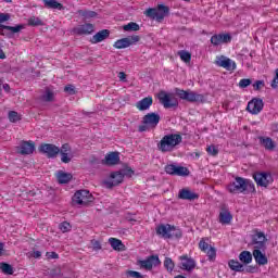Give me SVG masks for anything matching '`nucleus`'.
Instances as JSON below:
<instances>
[{
  "mask_svg": "<svg viewBox=\"0 0 278 278\" xmlns=\"http://www.w3.org/2000/svg\"><path fill=\"white\" fill-rule=\"evenodd\" d=\"M227 190L230 194L255 193V185L250 179L236 177L235 181L227 186Z\"/></svg>",
  "mask_w": 278,
  "mask_h": 278,
  "instance_id": "f257e3e1",
  "label": "nucleus"
},
{
  "mask_svg": "<svg viewBox=\"0 0 278 278\" xmlns=\"http://www.w3.org/2000/svg\"><path fill=\"white\" fill-rule=\"evenodd\" d=\"M184 141V138L179 134L165 135L157 143V149L161 153H170L179 147V143Z\"/></svg>",
  "mask_w": 278,
  "mask_h": 278,
  "instance_id": "f03ea898",
  "label": "nucleus"
},
{
  "mask_svg": "<svg viewBox=\"0 0 278 278\" xmlns=\"http://www.w3.org/2000/svg\"><path fill=\"white\" fill-rule=\"evenodd\" d=\"M156 235L161 236V238H165V240H170L173 238H181L182 232L181 229H179L178 227L169 224H161L156 227Z\"/></svg>",
  "mask_w": 278,
  "mask_h": 278,
  "instance_id": "7ed1b4c3",
  "label": "nucleus"
},
{
  "mask_svg": "<svg viewBox=\"0 0 278 278\" xmlns=\"http://www.w3.org/2000/svg\"><path fill=\"white\" fill-rule=\"evenodd\" d=\"M170 12V9L164 4H159L157 8H149L144 11V15L152 21L162 23L163 18H166Z\"/></svg>",
  "mask_w": 278,
  "mask_h": 278,
  "instance_id": "20e7f679",
  "label": "nucleus"
},
{
  "mask_svg": "<svg viewBox=\"0 0 278 278\" xmlns=\"http://www.w3.org/2000/svg\"><path fill=\"white\" fill-rule=\"evenodd\" d=\"M176 94L182 101H188V103H203L205 101V96L197 93L195 91H192L190 89L184 90L177 88Z\"/></svg>",
  "mask_w": 278,
  "mask_h": 278,
  "instance_id": "39448f33",
  "label": "nucleus"
},
{
  "mask_svg": "<svg viewBox=\"0 0 278 278\" xmlns=\"http://www.w3.org/2000/svg\"><path fill=\"white\" fill-rule=\"evenodd\" d=\"M157 99L166 110L170 108H178L179 105L177 98H175V96L172 93H167L166 91H161L157 96Z\"/></svg>",
  "mask_w": 278,
  "mask_h": 278,
  "instance_id": "423d86ee",
  "label": "nucleus"
},
{
  "mask_svg": "<svg viewBox=\"0 0 278 278\" xmlns=\"http://www.w3.org/2000/svg\"><path fill=\"white\" fill-rule=\"evenodd\" d=\"M39 153H42L48 160H55L60 155V148L53 143H41L39 146Z\"/></svg>",
  "mask_w": 278,
  "mask_h": 278,
  "instance_id": "0eeeda50",
  "label": "nucleus"
},
{
  "mask_svg": "<svg viewBox=\"0 0 278 278\" xmlns=\"http://www.w3.org/2000/svg\"><path fill=\"white\" fill-rule=\"evenodd\" d=\"M253 179L256 182L257 186L261 188H268L275 179L273 178V175L270 173L261 172V173H254Z\"/></svg>",
  "mask_w": 278,
  "mask_h": 278,
  "instance_id": "6e6552de",
  "label": "nucleus"
},
{
  "mask_svg": "<svg viewBox=\"0 0 278 278\" xmlns=\"http://www.w3.org/2000/svg\"><path fill=\"white\" fill-rule=\"evenodd\" d=\"M93 197L88 190L76 191L73 201L77 203V205H88V203H92Z\"/></svg>",
  "mask_w": 278,
  "mask_h": 278,
  "instance_id": "1a4fd4ad",
  "label": "nucleus"
},
{
  "mask_svg": "<svg viewBox=\"0 0 278 278\" xmlns=\"http://www.w3.org/2000/svg\"><path fill=\"white\" fill-rule=\"evenodd\" d=\"M137 42H140V36L132 35L128 36L126 38L118 39L114 42L113 47L115 49H127V47H131L136 45Z\"/></svg>",
  "mask_w": 278,
  "mask_h": 278,
  "instance_id": "9d476101",
  "label": "nucleus"
},
{
  "mask_svg": "<svg viewBox=\"0 0 278 278\" xmlns=\"http://www.w3.org/2000/svg\"><path fill=\"white\" fill-rule=\"evenodd\" d=\"M0 36H5L7 38H12L14 34H18L25 29V24H20L15 26H8L0 24Z\"/></svg>",
  "mask_w": 278,
  "mask_h": 278,
  "instance_id": "9b49d317",
  "label": "nucleus"
},
{
  "mask_svg": "<svg viewBox=\"0 0 278 278\" xmlns=\"http://www.w3.org/2000/svg\"><path fill=\"white\" fill-rule=\"evenodd\" d=\"M262 110H264V100L260 98H254L248 103L247 111L250 114L257 115Z\"/></svg>",
  "mask_w": 278,
  "mask_h": 278,
  "instance_id": "f8f14e48",
  "label": "nucleus"
},
{
  "mask_svg": "<svg viewBox=\"0 0 278 278\" xmlns=\"http://www.w3.org/2000/svg\"><path fill=\"white\" fill-rule=\"evenodd\" d=\"M229 42H231V34L229 33L217 34L211 37V43L213 47H218L219 45H229Z\"/></svg>",
  "mask_w": 278,
  "mask_h": 278,
  "instance_id": "ddd939ff",
  "label": "nucleus"
},
{
  "mask_svg": "<svg viewBox=\"0 0 278 278\" xmlns=\"http://www.w3.org/2000/svg\"><path fill=\"white\" fill-rule=\"evenodd\" d=\"M36 151V143L34 141H22L17 147V153L20 155H31Z\"/></svg>",
  "mask_w": 278,
  "mask_h": 278,
  "instance_id": "4468645a",
  "label": "nucleus"
},
{
  "mask_svg": "<svg viewBox=\"0 0 278 278\" xmlns=\"http://www.w3.org/2000/svg\"><path fill=\"white\" fill-rule=\"evenodd\" d=\"M160 256L159 255H151L147 260L139 261V266L141 268H146V270H151L153 266H160Z\"/></svg>",
  "mask_w": 278,
  "mask_h": 278,
  "instance_id": "2eb2a0df",
  "label": "nucleus"
},
{
  "mask_svg": "<svg viewBox=\"0 0 278 278\" xmlns=\"http://www.w3.org/2000/svg\"><path fill=\"white\" fill-rule=\"evenodd\" d=\"M266 235L262 231H255V235L252 236V243L255 244V249H266Z\"/></svg>",
  "mask_w": 278,
  "mask_h": 278,
  "instance_id": "dca6fc26",
  "label": "nucleus"
},
{
  "mask_svg": "<svg viewBox=\"0 0 278 278\" xmlns=\"http://www.w3.org/2000/svg\"><path fill=\"white\" fill-rule=\"evenodd\" d=\"M143 125H148L152 129H155L160 124V115L157 113H148L142 118Z\"/></svg>",
  "mask_w": 278,
  "mask_h": 278,
  "instance_id": "f3484780",
  "label": "nucleus"
},
{
  "mask_svg": "<svg viewBox=\"0 0 278 278\" xmlns=\"http://www.w3.org/2000/svg\"><path fill=\"white\" fill-rule=\"evenodd\" d=\"M178 199H181V201H197L199 193L193 192L189 188H182L178 192Z\"/></svg>",
  "mask_w": 278,
  "mask_h": 278,
  "instance_id": "a211bd4d",
  "label": "nucleus"
},
{
  "mask_svg": "<svg viewBox=\"0 0 278 278\" xmlns=\"http://www.w3.org/2000/svg\"><path fill=\"white\" fill-rule=\"evenodd\" d=\"M74 34L77 36H89L94 31V25L90 23H86L83 25L77 26L76 28L73 29Z\"/></svg>",
  "mask_w": 278,
  "mask_h": 278,
  "instance_id": "6ab92c4d",
  "label": "nucleus"
},
{
  "mask_svg": "<svg viewBox=\"0 0 278 278\" xmlns=\"http://www.w3.org/2000/svg\"><path fill=\"white\" fill-rule=\"evenodd\" d=\"M123 179H125L123 172L112 173L111 180L105 182L106 188H114L115 186H119V184H123Z\"/></svg>",
  "mask_w": 278,
  "mask_h": 278,
  "instance_id": "aec40b11",
  "label": "nucleus"
},
{
  "mask_svg": "<svg viewBox=\"0 0 278 278\" xmlns=\"http://www.w3.org/2000/svg\"><path fill=\"white\" fill-rule=\"evenodd\" d=\"M180 261H181V270H188L190 273V270H194V268H197V262L193 261V258L188 257V255H182L180 256Z\"/></svg>",
  "mask_w": 278,
  "mask_h": 278,
  "instance_id": "412c9836",
  "label": "nucleus"
},
{
  "mask_svg": "<svg viewBox=\"0 0 278 278\" xmlns=\"http://www.w3.org/2000/svg\"><path fill=\"white\" fill-rule=\"evenodd\" d=\"M121 162V156L118 152H111L105 155V159L102 160V164H105L106 166H116Z\"/></svg>",
  "mask_w": 278,
  "mask_h": 278,
  "instance_id": "4be33fe9",
  "label": "nucleus"
},
{
  "mask_svg": "<svg viewBox=\"0 0 278 278\" xmlns=\"http://www.w3.org/2000/svg\"><path fill=\"white\" fill-rule=\"evenodd\" d=\"M106 38H110V30L102 29L92 36L90 42L92 45H98V42H103V40H106Z\"/></svg>",
  "mask_w": 278,
  "mask_h": 278,
  "instance_id": "5701e85b",
  "label": "nucleus"
},
{
  "mask_svg": "<svg viewBox=\"0 0 278 278\" xmlns=\"http://www.w3.org/2000/svg\"><path fill=\"white\" fill-rule=\"evenodd\" d=\"M153 105V98L152 97H147L143 98L142 100L138 101L136 103V108L139 109L140 112H144L149 110Z\"/></svg>",
  "mask_w": 278,
  "mask_h": 278,
  "instance_id": "b1692460",
  "label": "nucleus"
},
{
  "mask_svg": "<svg viewBox=\"0 0 278 278\" xmlns=\"http://www.w3.org/2000/svg\"><path fill=\"white\" fill-rule=\"evenodd\" d=\"M262 249H256L253 251L254 260L258 266H266L268 264V257L266 254L262 253Z\"/></svg>",
  "mask_w": 278,
  "mask_h": 278,
  "instance_id": "393cba45",
  "label": "nucleus"
},
{
  "mask_svg": "<svg viewBox=\"0 0 278 278\" xmlns=\"http://www.w3.org/2000/svg\"><path fill=\"white\" fill-rule=\"evenodd\" d=\"M260 143L266 151H275L277 144L270 137H260Z\"/></svg>",
  "mask_w": 278,
  "mask_h": 278,
  "instance_id": "a878e982",
  "label": "nucleus"
},
{
  "mask_svg": "<svg viewBox=\"0 0 278 278\" xmlns=\"http://www.w3.org/2000/svg\"><path fill=\"white\" fill-rule=\"evenodd\" d=\"M233 220V215L228 210L223 208L219 213V223L222 225H229Z\"/></svg>",
  "mask_w": 278,
  "mask_h": 278,
  "instance_id": "bb28decb",
  "label": "nucleus"
},
{
  "mask_svg": "<svg viewBox=\"0 0 278 278\" xmlns=\"http://www.w3.org/2000/svg\"><path fill=\"white\" fill-rule=\"evenodd\" d=\"M109 243L111 244L113 251H126V247L124 245L123 241H121V239H116V238H110L109 239Z\"/></svg>",
  "mask_w": 278,
  "mask_h": 278,
  "instance_id": "cd10ccee",
  "label": "nucleus"
},
{
  "mask_svg": "<svg viewBox=\"0 0 278 278\" xmlns=\"http://www.w3.org/2000/svg\"><path fill=\"white\" fill-rule=\"evenodd\" d=\"M217 66H222V68H226L227 71H236V62H232L231 59L217 61Z\"/></svg>",
  "mask_w": 278,
  "mask_h": 278,
  "instance_id": "c85d7f7f",
  "label": "nucleus"
},
{
  "mask_svg": "<svg viewBox=\"0 0 278 278\" xmlns=\"http://www.w3.org/2000/svg\"><path fill=\"white\" fill-rule=\"evenodd\" d=\"M43 5L48 10H64V4L58 2V0H43Z\"/></svg>",
  "mask_w": 278,
  "mask_h": 278,
  "instance_id": "c756f323",
  "label": "nucleus"
},
{
  "mask_svg": "<svg viewBox=\"0 0 278 278\" xmlns=\"http://www.w3.org/2000/svg\"><path fill=\"white\" fill-rule=\"evenodd\" d=\"M56 179H58L59 184H68V181H71V179H73V174L65 173L63 170H59L56 173Z\"/></svg>",
  "mask_w": 278,
  "mask_h": 278,
  "instance_id": "7c9ffc66",
  "label": "nucleus"
},
{
  "mask_svg": "<svg viewBox=\"0 0 278 278\" xmlns=\"http://www.w3.org/2000/svg\"><path fill=\"white\" fill-rule=\"evenodd\" d=\"M228 266L230 270H235V273H244V265L236 260H230Z\"/></svg>",
  "mask_w": 278,
  "mask_h": 278,
  "instance_id": "2f4dec72",
  "label": "nucleus"
},
{
  "mask_svg": "<svg viewBox=\"0 0 278 278\" xmlns=\"http://www.w3.org/2000/svg\"><path fill=\"white\" fill-rule=\"evenodd\" d=\"M189 175H190V169H188V167L175 165L174 176L188 177Z\"/></svg>",
  "mask_w": 278,
  "mask_h": 278,
  "instance_id": "473e14b6",
  "label": "nucleus"
},
{
  "mask_svg": "<svg viewBox=\"0 0 278 278\" xmlns=\"http://www.w3.org/2000/svg\"><path fill=\"white\" fill-rule=\"evenodd\" d=\"M239 260L242 264H251V262H253V254L249 251H242L239 254Z\"/></svg>",
  "mask_w": 278,
  "mask_h": 278,
  "instance_id": "72a5a7b5",
  "label": "nucleus"
},
{
  "mask_svg": "<svg viewBox=\"0 0 278 278\" xmlns=\"http://www.w3.org/2000/svg\"><path fill=\"white\" fill-rule=\"evenodd\" d=\"M124 31H140V25L136 22H130L123 26Z\"/></svg>",
  "mask_w": 278,
  "mask_h": 278,
  "instance_id": "f704fd0d",
  "label": "nucleus"
},
{
  "mask_svg": "<svg viewBox=\"0 0 278 278\" xmlns=\"http://www.w3.org/2000/svg\"><path fill=\"white\" fill-rule=\"evenodd\" d=\"M0 269L4 275H14V267L8 263H1Z\"/></svg>",
  "mask_w": 278,
  "mask_h": 278,
  "instance_id": "c9c22d12",
  "label": "nucleus"
},
{
  "mask_svg": "<svg viewBox=\"0 0 278 278\" xmlns=\"http://www.w3.org/2000/svg\"><path fill=\"white\" fill-rule=\"evenodd\" d=\"M28 25L30 27H41L42 25H45V23L42 22V20H40V17L31 16L28 20Z\"/></svg>",
  "mask_w": 278,
  "mask_h": 278,
  "instance_id": "e433bc0d",
  "label": "nucleus"
},
{
  "mask_svg": "<svg viewBox=\"0 0 278 278\" xmlns=\"http://www.w3.org/2000/svg\"><path fill=\"white\" fill-rule=\"evenodd\" d=\"M178 55L182 62L186 64L190 63V60H192V54L186 50H181L178 52Z\"/></svg>",
  "mask_w": 278,
  "mask_h": 278,
  "instance_id": "4c0bfd02",
  "label": "nucleus"
},
{
  "mask_svg": "<svg viewBox=\"0 0 278 278\" xmlns=\"http://www.w3.org/2000/svg\"><path fill=\"white\" fill-rule=\"evenodd\" d=\"M164 267L166 268L167 273H173V270H175V262H173V258L165 257Z\"/></svg>",
  "mask_w": 278,
  "mask_h": 278,
  "instance_id": "58836bf2",
  "label": "nucleus"
},
{
  "mask_svg": "<svg viewBox=\"0 0 278 278\" xmlns=\"http://www.w3.org/2000/svg\"><path fill=\"white\" fill-rule=\"evenodd\" d=\"M204 253H206L210 262H214V260H216V248L210 245V249Z\"/></svg>",
  "mask_w": 278,
  "mask_h": 278,
  "instance_id": "ea45409f",
  "label": "nucleus"
},
{
  "mask_svg": "<svg viewBox=\"0 0 278 278\" xmlns=\"http://www.w3.org/2000/svg\"><path fill=\"white\" fill-rule=\"evenodd\" d=\"M78 14L80 16H84V18H94L97 16V12L94 11H84V10H79Z\"/></svg>",
  "mask_w": 278,
  "mask_h": 278,
  "instance_id": "a19ab883",
  "label": "nucleus"
},
{
  "mask_svg": "<svg viewBox=\"0 0 278 278\" xmlns=\"http://www.w3.org/2000/svg\"><path fill=\"white\" fill-rule=\"evenodd\" d=\"M9 121L10 123H18V121H21V115L16 111H10Z\"/></svg>",
  "mask_w": 278,
  "mask_h": 278,
  "instance_id": "79ce46f5",
  "label": "nucleus"
},
{
  "mask_svg": "<svg viewBox=\"0 0 278 278\" xmlns=\"http://www.w3.org/2000/svg\"><path fill=\"white\" fill-rule=\"evenodd\" d=\"M59 229L62 231V233H68L71 231L72 226L68 222H63L59 225Z\"/></svg>",
  "mask_w": 278,
  "mask_h": 278,
  "instance_id": "37998d69",
  "label": "nucleus"
},
{
  "mask_svg": "<svg viewBox=\"0 0 278 278\" xmlns=\"http://www.w3.org/2000/svg\"><path fill=\"white\" fill-rule=\"evenodd\" d=\"M61 154V162L63 164H70V162L73 160V155L71 152L60 153Z\"/></svg>",
  "mask_w": 278,
  "mask_h": 278,
  "instance_id": "c03bdc74",
  "label": "nucleus"
},
{
  "mask_svg": "<svg viewBox=\"0 0 278 278\" xmlns=\"http://www.w3.org/2000/svg\"><path fill=\"white\" fill-rule=\"evenodd\" d=\"M206 153H208V155H212L213 157H216V155H218V149L214 144L208 146L206 148Z\"/></svg>",
  "mask_w": 278,
  "mask_h": 278,
  "instance_id": "a18cd8bd",
  "label": "nucleus"
},
{
  "mask_svg": "<svg viewBox=\"0 0 278 278\" xmlns=\"http://www.w3.org/2000/svg\"><path fill=\"white\" fill-rule=\"evenodd\" d=\"M50 277H52V278L62 277V268L54 267V268L50 269Z\"/></svg>",
  "mask_w": 278,
  "mask_h": 278,
  "instance_id": "49530a36",
  "label": "nucleus"
},
{
  "mask_svg": "<svg viewBox=\"0 0 278 278\" xmlns=\"http://www.w3.org/2000/svg\"><path fill=\"white\" fill-rule=\"evenodd\" d=\"M53 91H51L50 89H46V93L42 96V100L47 101V102H51L53 101Z\"/></svg>",
  "mask_w": 278,
  "mask_h": 278,
  "instance_id": "de8ad7c7",
  "label": "nucleus"
},
{
  "mask_svg": "<svg viewBox=\"0 0 278 278\" xmlns=\"http://www.w3.org/2000/svg\"><path fill=\"white\" fill-rule=\"evenodd\" d=\"M126 276L130 278H144L140 271H134V270H128L126 271Z\"/></svg>",
  "mask_w": 278,
  "mask_h": 278,
  "instance_id": "09e8293b",
  "label": "nucleus"
},
{
  "mask_svg": "<svg viewBox=\"0 0 278 278\" xmlns=\"http://www.w3.org/2000/svg\"><path fill=\"white\" fill-rule=\"evenodd\" d=\"M252 81L249 78H243L239 81V88H249L251 86Z\"/></svg>",
  "mask_w": 278,
  "mask_h": 278,
  "instance_id": "8fccbe9b",
  "label": "nucleus"
},
{
  "mask_svg": "<svg viewBox=\"0 0 278 278\" xmlns=\"http://www.w3.org/2000/svg\"><path fill=\"white\" fill-rule=\"evenodd\" d=\"M165 173L167 175L175 176V164H168L165 166Z\"/></svg>",
  "mask_w": 278,
  "mask_h": 278,
  "instance_id": "3c124183",
  "label": "nucleus"
},
{
  "mask_svg": "<svg viewBox=\"0 0 278 278\" xmlns=\"http://www.w3.org/2000/svg\"><path fill=\"white\" fill-rule=\"evenodd\" d=\"M199 249H201L204 253L207 252V250L210 249V244L205 242V239H202L199 242Z\"/></svg>",
  "mask_w": 278,
  "mask_h": 278,
  "instance_id": "603ef678",
  "label": "nucleus"
},
{
  "mask_svg": "<svg viewBox=\"0 0 278 278\" xmlns=\"http://www.w3.org/2000/svg\"><path fill=\"white\" fill-rule=\"evenodd\" d=\"M90 244L93 251H101V242H99L98 240H91Z\"/></svg>",
  "mask_w": 278,
  "mask_h": 278,
  "instance_id": "864d4df0",
  "label": "nucleus"
},
{
  "mask_svg": "<svg viewBox=\"0 0 278 278\" xmlns=\"http://www.w3.org/2000/svg\"><path fill=\"white\" fill-rule=\"evenodd\" d=\"M123 177H131L134 175V169L131 167H127L122 170Z\"/></svg>",
  "mask_w": 278,
  "mask_h": 278,
  "instance_id": "5fc2aeb1",
  "label": "nucleus"
},
{
  "mask_svg": "<svg viewBox=\"0 0 278 278\" xmlns=\"http://www.w3.org/2000/svg\"><path fill=\"white\" fill-rule=\"evenodd\" d=\"M264 86H265L264 80H256L253 84L254 90H262V88H264Z\"/></svg>",
  "mask_w": 278,
  "mask_h": 278,
  "instance_id": "6e6d98bb",
  "label": "nucleus"
},
{
  "mask_svg": "<svg viewBox=\"0 0 278 278\" xmlns=\"http://www.w3.org/2000/svg\"><path fill=\"white\" fill-rule=\"evenodd\" d=\"M71 146L68 144V143H64L62 147H61V149H60V151H59V153H71Z\"/></svg>",
  "mask_w": 278,
  "mask_h": 278,
  "instance_id": "4d7b16f0",
  "label": "nucleus"
},
{
  "mask_svg": "<svg viewBox=\"0 0 278 278\" xmlns=\"http://www.w3.org/2000/svg\"><path fill=\"white\" fill-rule=\"evenodd\" d=\"M64 92H67V94H75V86H73V85L65 86Z\"/></svg>",
  "mask_w": 278,
  "mask_h": 278,
  "instance_id": "13d9d810",
  "label": "nucleus"
},
{
  "mask_svg": "<svg viewBox=\"0 0 278 278\" xmlns=\"http://www.w3.org/2000/svg\"><path fill=\"white\" fill-rule=\"evenodd\" d=\"M11 18L9 13H0V23H5Z\"/></svg>",
  "mask_w": 278,
  "mask_h": 278,
  "instance_id": "bf43d9fd",
  "label": "nucleus"
},
{
  "mask_svg": "<svg viewBox=\"0 0 278 278\" xmlns=\"http://www.w3.org/2000/svg\"><path fill=\"white\" fill-rule=\"evenodd\" d=\"M271 88H278V68L276 70V75L271 80Z\"/></svg>",
  "mask_w": 278,
  "mask_h": 278,
  "instance_id": "052dcab7",
  "label": "nucleus"
},
{
  "mask_svg": "<svg viewBox=\"0 0 278 278\" xmlns=\"http://www.w3.org/2000/svg\"><path fill=\"white\" fill-rule=\"evenodd\" d=\"M31 257H35V260H38L39 257H42V252L41 251H34L30 254Z\"/></svg>",
  "mask_w": 278,
  "mask_h": 278,
  "instance_id": "680f3d73",
  "label": "nucleus"
},
{
  "mask_svg": "<svg viewBox=\"0 0 278 278\" xmlns=\"http://www.w3.org/2000/svg\"><path fill=\"white\" fill-rule=\"evenodd\" d=\"M47 257L49 260H58L59 255L55 252H50V253H47Z\"/></svg>",
  "mask_w": 278,
  "mask_h": 278,
  "instance_id": "e2e57ef3",
  "label": "nucleus"
},
{
  "mask_svg": "<svg viewBox=\"0 0 278 278\" xmlns=\"http://www.w3.org/2000/svg\"><path fill=\"white\" fill-rule=\"evenodd\" d=\"M118 78L121 79V81H125L127 79V74H125V72H119Z\"/></svg>",
  "mask_w": 278,
  "mask_h": 278,
  "instance_id": "0e129e2a",
  "label": "nucleus"
},
{
  "mask_svg": "<svg viewBox=\"0 0 278 278\" xmlns=\"http://www.w3.org/2000/svg\"><path fill=\"white\" fill-rule=\"evenodd\" d=\"M149 127H150L149 125L143 124V125L139 126V129H138V130H139L140 132L147 131V129H149Z\"/></svg>",
  "mask_w": 278,
  "mask_h": 278,
  "instance_id": "69168bd1",
  "label": "nucleus"
},
{
  "mask_svg": "<svg viewBox=\"0 0 278 278\" xmlns=\"http://www.w3.org/2000/svg\"><path fill=\"white\" fill-rule=\"evenodd\" d=\"M244 270H245V273H253V270H255V267L250 266V267L245 268Z\"/></svg>",
  "mask_w": 278,
  "mask_h": 278,
  "instance_id": "338daca9",
  "label": "nucleus"
},
{
  "mask_svg": "<svg viewBox=\"0 0 278 278\" xmlns=\"http://www.w3.org/2000/svg\"><path fill=\"white\" fill-rule=\"evenodd\" d=\"M3 90H5V92H10V85L9 84H4L3 85Z\"/></svg>",
  "mask_w": 278,
  "mask_h": 278,
  "instance_id": "774afa93",
  "label": "nucleus"
}]
</instances>
